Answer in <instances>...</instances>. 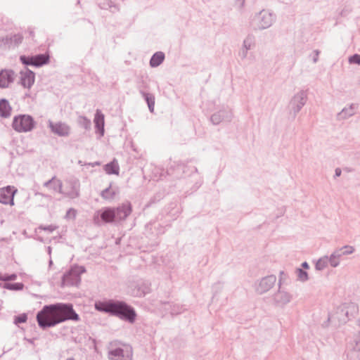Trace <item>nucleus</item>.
<instances>
[{
	"mask_svg": "<svg viewBox=\"0 0 360 360\" xmlns=\"http://www.w3.org/2000/svg\"><path fill=\"white\" fill-rule=\"evenodd\" d=\"M357 325H358L359 326H360V319H359V320L357 321Z\"/></svg>",
	"mask_w": 360,
	"mask_h": 360,
	"instance_id": "052dcab7",
	"label": "nucleus"
},
{
	"mask_svg": "<svg viewBox=\"0 0 360 360\" xmlns=\"http://www.w3.org/2000/svg\"><path fill=\"white\" fill-rule=\"evenodd\" d=\"M17 278L15 274L0 275V281H15Z\"/></svg>",
	"mask_w": 360,
	"mask_h": 360,
	"instance_id": "37998d69",
	"label": "nucleus"
},
{
	"mask_svg": "<svg viewBox=\"0 0 360 360\" xmlns=\"http://www.w3.org/2000/svg\"><path fill=\"white\" fill-rule=\"evenodd\" d=\"M68 320L75 321L79 320L78 314L73 309L72 304L70 303L45 305L37 314L38 325L43 330L54 327Z\"/></svg>",
	"mask_w": 360,
	"mask_h": 360,
	"instance_id": "f257e3e1",
	"label": "nucleus"
},
{
	"mask_svg": "<svg viewBox=\"0 0 360 360\" xmlns=\"http://www.w3.org/2000/svg\"><path fill=\"white\" fill-rule=\"evenodd\" d=\"M95 309L131 324L135 323L137 317L135 309L122 300L110 299L98 301L95 303Z\"/></svg>",
	"mask_w": 360,
	"mask_h": 360,
	"instance_id": "f03ea898",
	"label": "nucleus"
},
{
	"mask_svg": "<svg viewBox=\"0 0 360 360\" xmlns=\"http://www.w3.org/2000/svg\"><path fill=\"white\" fill-rule=\"evenodd\" d=\"M131 205L130 202L123 203L117 208L105 207L98 210L94 217L96 224L100 223H112L115 221L124 220L131 212Z\"/></svg>",
	"mask_w": 360,
	"mask_h": 360,
	"instance_id": "7ed1b4c3",
	"label": "nucleus"
},
{
	"mask_svg": "<svg viewBox=\"0 0 360 360\" xmlns=\"http://www.w3.org/2000/svg\"><path fill=\"white\" fill-rule=\"evenodd\" d=\"M329 264L328 256H323L318 259L315 264V268L318 271H322Z\"/></svg>",
	"mask_w": 360,
	"mask_h": 360,
	"instance_id": "473e14b6",
	"label": "nucleus"
},
{
	"mask_svg": "<svg viewBox=\"0 0 360 360\" xmlns=\"http://www.w3.org/2000/svg\"><path fill=\"white\" fill-rule=\"evenodd\" d=\"M80 3L79 0H77V4H79Z\"/></svg>",
	"mask_w": 360,
	"mask_h": 360,
	"instance_id": "e2e57ef3",
	"label": "nucleus"
},
{
	"mask_svg": "<svg viewBox=\"0 0 360 360\" xmlns=\"http://www.w3.org/2000/svg\"><path fill=\"white\" fill-rule=\"evenodd\" d=\"M165 58V55L162 51H157L151 56L149 64L151 68H156L160 65Z\"/></svg>",
	"mask_w": 360,
	"mask_h": 360,
	"instance_id": "5701e85b",
	"label": "nucleus"
},
{
	"mask_svg": "<svg viewBox=\"0 0 360 360\" xmlns=\"http://www.w3.org/2000/svg\"><path fill=\"white\" fill-rule=\"evenodd\" d=\"M79 184H74L72 185L71 190L65 194V196L75 199L79 196Z\"/></svg>",
	"mask_w": 360,
	"mask_h": 360,
	"instance_id": "7c9ffc66",
	"label": "nucleus"
},
{
	"mask_svg": "<svg viewBox=\"0 0 360 360\" xmlns=\"http://www.w3.org/2000/svg\"><path fill=\"white\" fill-rule=\"evenodd\" d=\"M133 349L130 345H124L122 347H112L108 352V360H132Z\"/></svg>",
	"mask_w": 360,
	"mask_h": 360,
	"instance_id": "0eeeda50",
	"label": "nucleus"
},
{
	"mask_svg": "<svg viewBox=\"0 0 360 360\" xmlns=\"http://www.w3.org/2000/svg\"><path fill=\"white\" fill-rule=\"evenodd\" d=\"M94 122L95 124V128L96 129V131L99 133L101 136H103L105 131L104 115L99 110H97L95 113Z\"/></svg>",
	"mask_w": 360,
	"mask_h": 360,
	"instance_id": "6ab92c4d",
	"label": "nucleus"
},
{
	"mask_svg": "<svg viewBox=\"0 0 360 360\" xmlns=\"http://www.w3.org/2000/svg\"><path fill=\"white\" fill-rule=\"evenodd\" d=\"M348 61L349 64L360 65V54L355 53L349 57Z\"/></svg>",
	"mask_w": 360,
	"mask_h": 360,
	"instance_id": "79ce46f5",
	"label": "nucleus"
},
{
	"mask_svg": "<svg viewBox=\"0 0 360 360\" xmlns=\"http://www.w3.org/2000/svg\"><path fill=\"white\" fill-rule=\"evenodd\" d=\"M245 0H236L235 4L238 9L241 10L245 5Z\"/></svg>",
	"mask_w": 360,
	"mask_h": 360,
	"instance_id": "09e8293b",
	"label": "nucleus"
},
{
	"mask_svg": "<svg viewBox=\"0 0 360 360\" xmlns=\"http://www.w3.org/2000/svg\"><path fill=\"white\" fill-rule=\"evenodd\" d=\"M23 37L21 34H15L11 37H6L3 39V42L5 45H7L9 48L16 47L22 43Z\"/></svg>",
	"mask_w": 360,
	"mask_h": 360,
	"instance_id": "aec40b11",
	"label": "nucleus"
},
{
	"mask_svg": "<svg viewBox=\"0 0 360 360\" xmlns=\"http://www.w3.org/2000/svg\"><path fill=\"white\" fill-rule=\"evenodd\" d=\"M358 107L359 105L357 103H352L348 107L344 108L341 112L338 113L337 119L338 120L348 119L356 113Z\"/></svg>",
	"mask_w": 360,
	"mask_h": 360,
	"instance_id": "f3484780",
	"label": "nucleus"
},
{
	"mask_svg": "<svg viewBox=\"0 0 360 360\" xmlns=\"http://www.w3.org/2000/svg\"><path fill=\"white\" fill-rule=\"evenodd\" d=\"M104 170L108 174H119L120 167L115 160L104 165Z\"/></svg>",
	"mask_w": 360,
	"mask_h": 360,
	"instance_id": "a878e982",
	"label": "nucleus"
},
{
	"mask_svg": "<svg viewBox=\"0 0 360 360\" xmlns=\"http://www.w3.org/2000/svg\"><path fill=\"white\" fill-rule=\"evenodd\" d=\"M233 117V113L231 109L228 106H222L210 116V121L214 125H218L224 122H231Z\"/></svg>",
	"mask_w": 360,
	"mask_h": 360,
	"instance_id": "1a4fd4ad",
	"label": "nucleus"
},
{
	"mask_svg": "<svg viewBox=\"0 0 360 360\" xmlns=\"http://www.w3.org/2000/svg\"><path fill=\"white\" fill-rule=\"evenodd\" d=\"M248 49H245V48H243L242 46L241 49L239 51V56L240 57L242 58V59H245L247 58L248 56Z\"/></svg>",
	"mask_w": 360,
	"mask_h": 360,
	"instance_id": "de8ad7c7",
	"label": "nucleus"
},
{
	"mask_svg": "<svg viewBox=\"0 0 360 360\" xmlns=\"http://www.w3.org/2000/svg\"><path fill=\"white\" fill-rule=\"evenodd\" d=\"M342 174V170L340 168H336L335 170V175H334V178H337V177H339Z\"/></svg>",
	"mask_w": 360,
	"mask_h": 360,
	"instance_id": "3c124183",
	"label": "nucleus"
},
{
	"mask_svg": "<svg viewBox=\"0 0 360 360\" xmlns=\"http://www.w3.org/2000/svg\"><path fill=\"white\" fill-rule=\"evenodd\" d=\"M52 264H53V261H52V259H49V267H51Z\"/></svg>",
	"mask_w": 360,
	"mask_h": 360,
	"instance_id": "13d9d810",
	"label": "nucleus"
},
{
	"mask_svg": "<svg viewBox=\"0 0 360 360\" xmlns=\"http://www.w3.org/2000/svg\"><path fill=\"white\" fill-rule=\"evenodd\" d=\"M20 61L25 66H34V63L33 59V56H25L22 55L20 56Z\"/></svg>",
	"mask_w": 360,
	"mask_h": 360,
	"instance_id": "e433bc0d",
	"label": "nucleus"
},
{
	"mask_svg": "<svg viewBox=\"0 0 360 360\" xmlns=\"http://www.w3.org/2000/svg\"><path fill=\"white\" fill-rule=\"evenodd\" d=\"M49 127L50 128L51 132L58 135V136L66 137L68 136L70 134V127L63 122H53L51 120H49Z\"/></svg>",
	"mask_w": 360,
	"mask_h": 360,
	"instance_id": "9b49d317",
	"label": "nucleus"
},
{
	"mask_svg": "<svg viewBox=\"0 0 360 360\" xmlns=\"http://www.w3.org/2000/svg\"><path fill=\"white\" fill-rule=\"evenodd\" d=\"M276 20V15L268 10L262 9L251 18L250 25L254 30H263L270 27Z\"/></svg>",
	"mask_w": 360,
	"mask_h": 360,
	"instance_id": "20e7f679",
	"label": "nucleus"
},
{
	"mask_svg": "<svg viewBox=\"0 0 360 360\" xmlns=\"http://www.w3.org/2000/svg\"><path fill=\"white\" fill-rule=\"evenodd\" d=\"M47 252L49 255L51 254V248L50 246L47 247Z\"/></svg>",
	"mask_w": 360,
	"mask_h": 360,
	"instance_id": "4d7b16f0",
	"label": "nucleus"
},
{
	"mask_svg": "<svg viewBox=\"0 0 360 360\" xmlns=\"http://www.w3.org/2000/svg\"><path fill=\"white\" fill-rule=\"evenodd\" d=\"M117 194V191L115 189L112 188V184H110V186L103 190L101 192V196L102 198L108 200H112Z\"/></svg>",
	"mask_w": 360,
	"mask_h": 360,
	"instance_id": "c85d7f7f",
	"label": "nucleus"
},
{
	"mask_svg": "<svg viewBox=\"0 0 360 360\" xmlns=\"http://www.w3.org/2000/svg\"><path fill=\"white\" fill-rule=\"evenodd\" d=\"M336 250L338 251H340V255H341V256L343 257L353 253L354 251V248L350 245H345Z\"/></svg>",
	"mask_w": 360,
	"mask_h": 360,
	"instance_id": "4c0bfd02",
	"label": "nucleus"
},
{
	"mask_svg": "<svg viewBox=\"0 0 360 360\" xmlns=\"http://www.w3.org/2000/svg\"><path fill=\"white\" fill-rule=\"evenodd\" d=\"M12 108L6 98L0 99V117L7 118L11 115Z\"/></svg>",
	"mask_w": 360,
	"mask_h": 360,
	"instance_id": "4be33fe9",
	"label": "nucleus"
},
{
	"mask_svg": "<svg viewBox=\"0 0 360 360\" xmlns=\"http://www.w3.org/2000/svg\"><path fill=\"white\" fill-rule=\"evenodd\" d=\"M307 101V91L300 90L290 99L289 103L290 114L295 118L297 114L301 110Z\"/></svg>",
	"mask_w": 360,
	"mask_h": 360,
	"instance_id": "6e6552de",
	"label": "nucleus"
},
{
	"mask_svg": "<svg viewBox=\"0 0 360 360\" xmlns=\"http://www.w3.org/2000/svg\"><path fill=\"white\" fill-rule=\"evenodd\" d=\"M340 251L335 250L330 256H328L329 264L332 267L335 268L339 266L342 258V256L341 255H340Z\"/></svg>",
	"mask_w": 360,
	"mask_h": 360,
	"instance_id": "cd10ccee",
	"label": "nucleus"
},
{
	"mask_svg": "<svg viewBox=\"0 0 360 360\" xmlns=\"http://www.w3.org/2000/svg\"><path fill=\"white\" fill-rule=\"evenodd\" d=\"M86 272L84 266L73 265L62 276L61 287L78 286L81 283V275Z\"/></svg>",
	"mask_w": 360,
	"mask_h": 360,
	"instance_id": "39448f33",
	"label": "nucleus"
},
{
	"mask_svg": "<svg viewBox=\"0 0 360 360\" xmlns=\"http://www.w3.org/2000/svg\"><path fill=\"white\" fill-rule=\"evenodd\" d=\"M66 360H75V359L73 358H69V359H68Z\"/></svg>",
	"mask_w": 360,
	"mask_h": 360,
	"instance_id": "680f3d73",
	"label": "nucleus"
},
{
	"mask_svg": "<svg viewBox=\"0 0 360 360\" xmlns=\"http://www.w3.org/2000/svg\"><path fill=\"white\" fill-rule=\"evenodd\" d=\"M166 227L158 221H150L146 225V233L159 236L165 233Z\"/></svg>",
	"mask_w": 360,
	"mask_h": 360,
	"instance_id": "2eb2a0df",
	"label": "nucleus"
},
{
	"mask_svg": "<svg viewBox=\"0 0 360 360\" xmlns=\"http://www.w3.org/2000/svg\"><path fill=\"white\" fill-rule=\"evenodd\" d=\"M150 292V288L148 285L144 284L143 286L139 287L137 292L134 294L137 297H143Z\"/></svg>",
	"mask_w": 360,
	"mask_h": 360,
	"instance_id": "58836bf2",
	"label": "nucleus"
},
{
	"mask_svg": "<svg viewBox=\"0 0 360 360\" xmlns=\"http://www.w3.org/2000/svg\"><path fill=\"white\" fill-rule=\"evenodd\" d=\"M27 341L31 343V344H33L34 343V339H29L27 340Z\"/></svg>",
	"mask_w": 360,
	"mask_h": 360,
	"instance_id": "bf43d9fd",
	"label": "nucleus"
},
{
	"mask_svg": "<svg viewBox=\"0 0 360 360\" xmlns=\"http://www.w3.org/2000/svg\"><path fill=\"white\" fill-rule=\"evenodd\" d=\"M98 6L101 9L110 10L112 13L119 11V6L111 0H99Z\"/></svg>",
	"mask_w": 360,
	"mask_h": 360,
	"instance_id": "b1692460",
	"label": "nucleus"
},
{
	"mask_svg": "<svg viewBox=\"0 0 360 360\" xmlns=\"http://www.w3.org/2000/svg\"><path fill=\"white\" fill-rule=\"evenodd\" d=\"M276 277L274 275H269L262 278L256 287V291L259 294H263L269 291L275 285Z\"/></svg>",
	"mask_w": 360,
	"mask_h": 360,
	"instance_id": "ddd939ff",
	"label": "nucleus"
},
{
	"mask_svg": "<svg viewBox=\"0 0 360 360\" xmlns=\"http://www.w3.org/2000/svg\"><path fill=\"white\" fill-rule=\"evenodd\" d=\"M55 178H56V177H55V176H53V177H52L50 180H49V181H47L44 182V186H45V187H51V188L52 184H53V181H54Z\"/></svg>",
	"mask_w": 360,
	"mask_h": 360,
	"instance_id": "8fccbe9b",
	"label": "nucleus"
},
{
	"mask_svg": "<svg viewBox=\"0 0 360 360\" xmlns=\"http://www.w3.org/2000/svg\"><path fill=\"white\" fill-rule=\"evenodd\" d=\"M295 273L297 274L298 281L301 282H305L308 281V273L305 270L302 269V268H297L295 270Z\"/></svg>",
	"mask_w": 360,
	"mask_h": 360,
	"instance_id": "c9c22d12",
	"label": "nucleus"
},
{
	"mask_svg": "<svg viewBox=\"0 0 360 360\" xmlns=\"http://www.w3.org/2000/svg\"><path fill=\"white\" fill-rule=\"evenodd\" d=\"M34 67L39 68L49 63L50 56L48 53H39L33 56Z\"/></svg>",
	"mask_w": 360,
	"mask_h": 360,
	"instance_id": "412c9836",
	"label": "nucleus"
},
{
	"mask_svg": "<svg viewBox=\"0 0 360 360\" xmlns=\"http://www.w3.org/2000/svg\"><path fill=\"white\" fill-rule=\"evenodd\" d=\"M137 88L139 89V91L140 92V89L141 88L145 91V89L147 88V84L144 82L143 79L141 78V80L138 82Z\"/></svg>",
	"mask_w": 360,
	"mask_h": 360,
	"instance_id": "a18cd8bd",
	"label": "nucleus"
},
{
	"mask_svg": "<svg viewBox=\"0 0 360 360\" xmlns=\"http://www.w3.org/2000/svg\"><path fill=\"white\" fill-rule=\"evenodd\" d=\"M165 304L169 306V308H167V307H165V309H169L170 314L172 316L179 314L184 310L183 306H180L179 304L171 305L169 303H167V304L165 303Z\"/></svg>",
	"mask_w": 360,
	"mask_h": 360,
	"instance_id": "f704fd0d",
	"label": "nucleus"
},
{
	"mask_svg": "<svg viewBox=\"0 0 360 360\" xmlns=\"http://www.w3.org/2000/svg\"><path fill=\"white\" fill-rule=\"evenodd\" d=\"M185 165L184 164H177L174 168L171 166L167 171L168 175L172 176L175 178H179L180 174L184 172Z\"/></svg>",
	"mask_w": 360,
	"mask_h": 360,
	"instance_id": "bb28decb",
	"label": "nucleus"
},
{
	"mask_svg": "<svg viewBox=\"0 0 360 360\" xmlns=\"http://www.w3.org/2000/svg\"><path fill=\"white\" fill-rule=\"evenodd\" d=\"M35 81V73L27 68L20 72V84L25 89H31Z\"/></svg>",
	"mask_w": 360,
	"mask_h": 360,
	"instance_id": "f8f14e48",
	"label": "nucleus"
},
{
	"mask_svg": "<svg viewBox=\"0 0 360 360\" xmlns=\"http://www.w3.org/2000/svg\"><path fill=\"white\" fill-rule=\"evenodd\" d=\"M51 188L56 192H58L60 193H63V183L59 179H54V181L52 184Z\"/></svg>",
	"mask_w": 360,
	"mask_h": 360,
	"instance_id": "a19ab883",
	"label": "nucleus"
},
{
	"mask_svg": "<svg viewBox=\"0 0 360 360\" xmlns=\"http://www.w3.org/2000/svg\"><path fill=\"white\" fill-rule=\"evenodd\" d=\"M77 211L74 208L68 210L65 218L69 219L70 218L75 219L76 217Z\"/></svg>",
	"mask_w": 360,
	"mask_h": 360,
	"instance_id": "c03bdc74",
	"label": "nucleus"
},
{
	"mask_svg": "<svg viewBox=\"0 0 360 360\" xmlns=\"http://www.w3.org/2000/svg\"><path fill=\"white\" fill-rule=\"evenodd\" d=\"M27 320V315L25 313H22L21 314H19L18 316H14V321L13 323L15 325H19L20 323H25Z\"/></svg>",
	"mask_w": 360,
	"mask_h": 360,
	"instance_id": "ea45409f",
	"label": "nucleus"
},
{
	"mask_svg": "<svg viewBox=\"0 0 360 360\" xmlns=\"http://www.w3.org/2000/svg\"><path fill=\"white\" fill-rule=\"evenodd\" d=\"M14 72L11 70H4L0 72V88H7L13 82Z\"/></svg>",
	"mask_w": 360,
	"mask_h": 360,
	"instance_id": "dca6fc26",
	"label": "nucleus"
},
{
	"mask_svg": "<svg viewBox=\"0 0 360 360\" xmlns=\"http://www.w3.org/2000/svg\"><path fill=\"white\" fill-rule=\"evenodd\" d=\"M140 94L146 102L149 111L153 112L155 107V96L153 94L148 93L141 88L140 89Z\"/></svg>",
	"mask_w": 360,
	"mask_h": 360,
	"instance_id": "393cba45",
	"label": "nucleus"
},
{
	"mask_svg": "<svg viewBox=\"0 0 360 360\" xmlns=\"http://www.w3.org/2000/svg\"><path fill=\"white\" fill-rule=\"evenodd\" d=\"M301 266H302V269H308L309 268V264H308L307 262H302V264H301Z\"/></svg>",
	"mask_w": 360,
	"mask_h": 360,
	"instance_id": "603ef678",
	"label": "nucleus"
},
{
	"mask_svg": "<svg viewBox=\"0 0 360 360\" xmlns=\"http://www.w3.org/2000/svg\"><path fill=\"white\" fill-rule=\"evenodd\" d=\"M337 319L340 323H346L349 320L348 310L345 304L337 308L335 314L329 316L328 319Z\"/></svg>",
	"mask_w": 360,
	"mask_h": 360,
	"instance_id": "a211bd4d",
	"label": "nucleus"
},
{
	"mask_svg": "<svg viewBox=\"0 0 360 360\" xmlns=\"http://www.w3.org/2000/svg\"><path fill=\"white\" fill-rule=\"evenodd\" d=\"M39 229H41L44 231H47L51 233L56 229V226H53V225H49V226H39Z\"/></svg>",
	"mask_w": 360,
	"mask_h": 360,
	"instance_id": "49530a36",
	"label": "nucleus"
},
{
	"mask_svg": "<svg viewBox=\"0 0 360 360\" xmlns=\"http://www.w3.org/2000/svg\"><path fill=\"white\" fill-rule=\"evenodd\" d=\"M284 275L283 271H281V278L279 279V289L276 293L274 294V300L275 303L280 306H283L289 303L292 299V295L286 291L281 290L282 276Z\"/></svg>",
	"mask_w": 360,
	"mask_h": 360,
	"instance_id": "4468645a",
	"label": "nucleus"
},
{
	"mask_svg": "<svg viewBox=\"0 0 360 360\" xmlns=\"http://www.w3.org/2000/svg\"><path fill=\"white\" fill-rule=\"evenodd\" d=\"M3 288L10 290H22L24 288V284L22 283H5L3 285Z\"/></svg>",
	"mask_w": 360,
	"mask_h": 360,
	"instance_id": "72a5a7b5",
	"label": "nucleus"
},
{
	"mask_svg": "<svg viewBox=\"0 0 360 360\" xmlns=\"http://www.w3.org/2000/svg\"><path fill=\"white\" fill-rule=\"evenodd\" d=\"M17 189L12 186H7L0 188V202L4 205H13L14 196Z\"/></svg>",
	"mask_w": 360,
	"mask_h": 360,
	"instance_id": "9d476101",
	"label": "nucleus"
},
{
	"mask_svg": "<svg viewBox=\"0 0 360 360\" xmlns=\"http://www.w3.org/2000/svg\"><path fill=\"white\" fill-rule=\"evenodd\" d=\"M255 46V37L252 34H248L243 41L242 46L245 49L250 50Z\"/></svg>",
	"mask_w": 360,
	"mask_h": 360,
	"instance_id": "c756f323",
	"label": "nucleus"
},
{
	"mask_svg": "<svg viewBox=\"0 0 360 360\" xmlns=\"http://www.w3.org/2000/svg\"><path fill=\"white\" fill-rule=\"evenodd\" d=\"M35 195H41V196H43V197H45V198H50L49 195H46V194H43V193H39V192L36 193Z\"/></svg>",
	"mask_w": 360,
	"mask_h": 360,
	"instance_id": "6e6d98bb",
	"label": "nucleus"
},
{
	"mask_svg": "<svg viewBox=\"0 0 360 360\" xmlns=\"http://www.w3.org/2000/svg\"><path fill=\"white\" fill-rule=\"evenodd\" d=\"M315 52H316V56L314 57V58H313L314 63H316L317 62V60H318V55L319 53V51H315Z\"/></svg>",
	"mask_w": 360,
	"mask_h": 360,
	"instance_id": "5fc2aeb1",
	"label": "nucleus"
},
{
	"mask_svg": "<svg viewBox=\"0 0 360 360\" xmlns=\"http://www.w3.org/2000/svg\"><path fill=\"white\" fill-rule=\"evenodd\" d=\"M35 124L36 122L31 115H18L13 117L12 127L17 132H28L34 128Z\"/></svg>",
	"mask_w": 360,
	"mask_h": 360,
	"instance_id": "423d86ee",
	"label": "nucleus"
},
{
	"mask_svg": "<svg viewBox=\"0 0 360 360\" xmlns=\"http://www.w3.org/2000/svg\"><path fill=\"white\" fill-rule=\"evenodd\" d=\"M195 172H198V169L195 167Z\"/></svg>",
	"mask_w": 360,
	"mask_h": 360,
	"instance_id": "0e129e2a",
	"label": "nucleus"
},
{
	"mask_svg": "<svg viewBox=\"0 0 360 360\" xmlns=\"http://www.w3.org/2000/svg\"><path fill=\"white\" fill-rule=\"evenodd\" d=\"M89 165L91 166V167H94V166H98L101 165V162H98V161H96V162H90L88 164Z\"/></svg>",
	"mask_w": 360,
	"mask_h": 360,
	"instance_id": "864d4df0",
	"label": "nucleus"
},
{
	"mask_svg": "<svg viewBox=\"0 0 360 360\" xmlns=\"http://www.w3.org/2000/svg\"><path fill=\"white\" fill-rule=\"evenodd\" d=\"M77 123L79 127L84 128L86 130L91 129V122L85 116H79L77 119Z\"/></svg>",
	"mask_w": 360,
	"mask_h": 360,
	"instance_id": "2f4dec72",
	"label": "nucleus"
}]
</instances>
